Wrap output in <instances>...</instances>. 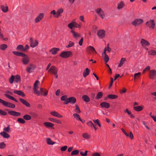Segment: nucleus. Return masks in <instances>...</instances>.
<instances>
[{"instance_id":"f257e3e1","label":"nucleus","mask_w":156,"mask_h":156,"mask_svg":"<svg viewBox=\"0 0 156 156\" xmlns=\"http://www.w3.org/2000/svg\"><path fill=\"white\" fill-rule=\"evenodd\" d=\"M40 82L39 81L37 80L35 82L33 87V90L34 93L36 94L37 96H40L41 93L44 91L43 90V88H41L40 89V91L38 90L39 88L38 85L40 84Z\"/></svg>"},{"instance_id":"f03ea898","label":"nucleus","mask_w":156,"mask_h":156,"mask_svg":"<svg viewBox=\"0 0 156 156\" xmlns=\"http://www.w3.org/2000/svg\"><path fill=\"white\" fill-rule=\"evenodd\" d=\"M0 103L2 104L4 106L8 108H14L15 107V105L10 102H8L0 98Z\"/></svg>"},{"instance_id":"7ed1b4c3","label":"nucleus","mask_w":156,"mask_h":156,"mask_svg":"<svg viewBox=\"0 0 156 156\" xmlns=\"http://www.w3.org/2000/svg\"><path fill=\"white\" fill-rule=\"evenodd\" d=\"M72 53L70 51H64L62 52L60 55V56L64 58H67L72 55Z\"/></svg>"},{"instance_id":"20e7f679","label":"nucleus","mask_w":156,"mask_h":156,"mask_svg":"<svg viewBox=\"0 0 156 156\" xmlns=\"http://www.w3.org/2000/svg\"><path fill=\"white\" fill-rule=\"evenodd\" d=\"M36 66L35 65L30 63L26 68V71L27 73H31L35 69Z\"/></svg>"},{"instance_id":"39448f33","label":"nucleus","mask_w":156,"mask_h":156,"mask_svg":"<svg viewBox=\"0 0 156 156\" xmlns=\"http://www.w3.org/2000/svg\"><path fill=\"white\" fill-rule=\"evenodd\" d=\"M58 70V69L56 67L54 66H52L48 69V72L55 75L57 74Z\"/></svg>"},{"instance_id":"423d86ee","label":"nucleus","mask_w":156,"mask_h":156,"mask_svg":"<svg viewBox=\"0 0 156 156\" xmlns=\"http://www.w3.org/2000/svg\"><path fill=\"white\" fill-rule=\"evenodd\" d=\"M143 22V20L140 19L135 20L132 23V24L135 26H138L141 24Z\"/></svg>"},{"instance_id":"0eeeda50","label":"nucleus","mask_w":156,"mask_h":156,"mask_svg":"<svg viewBox=\"0 0 156 156\" xmlns=\"http://www.w3.org/2000/svg\"><path fill=\"white\" fill-rule=\"evenodd\" d=\"M22 57L23 58L22 59V62L23 64L24 65H27L30 61L29 57L25 54V56Z\"/></svg>"},{"instance_id":"6e6552de","label":"nucleus","mask_w":156,"mask_h":156,"mask_svg":"<svg viewBox=\"0 0 156 156\" xmlns=\"http://www.w3.org/2000/svg\"><path fill=\"white\" fill-rule=\"evenodd\" d=\"M30 47L32 48H34L38 44V41L36 40H34L32 38H30Z\"/></svg>"},{"instance_id":"1a4fd4ad","label":"nucleus","mask_w":156,"mask_h":156,"mask_svg":"<svg viewBox=\"0 0 156 156\" xmlns=\"http://www.w3.org/2000/svg\"><path fill=\"white\" fill-rule=\"evenodd\" d=\"M44 14L43 13H40L39 14L38 16L35 18L34 22L35 23H38L40 22L41 20L43 18Z\"/></svg>"},{"instance_id":"9d476101","label":"nucleus","mask_w":156,"mask_h":156,"mask_svg":"<svg viewBox=\"0 0 156 156\" xmlns=\"http://www.w3.org/2000/svg\"><path fill=\"white\" fill-rule=\"evenodd\" d=\"M76 99L75 97H71L67 99L66 104H68L69 103H70L72 104H73L76 103Z\"/></svg>"},{"instance_id":"9b49d317","label":"nucleus","mask_w":156,"mask_h":156,"mask_svg":"<svg viewBox=\"0 0 156 156\" xmlns=\"http://www.w3.org/2000/svg\"><path fill=\"white\" fill-rule=\"evenodd\" d=\"M50 113L51 115L54 117L58 118H62L63 117V116L62 115L55 111H51L50 112Z\"/></svg>"},{"instance_id":"f8f14e48","label":"nucleus","mask_w":156,"mask_h":156,"mask_svg":"<svg viewBox=\"0 0 156 156\" xmlns=\"http://www.w3.org/2000/svg\"><path fill=\"white\" fill-rule=\"evenodd\" d=\"M96 11L102 19H104V13L101 9L100 8L96 10Z\"/></svg>"},{"instance_id":"ddd939ff","label":"nucleus","mask_w":156,"mask_h":156,"mask_svg":"<svg viewBox=\"0 0 156 156\" xmlns=\"http://www.w3.org/2000/svg\"><path fill=\"white\" fill-rule=\"evenodd\" d=\"M71 32L72 33L73 37L76 39H77L80 37V34L78 32L72 30L71 31Z\"/></svg>"},{"instance_id":"4468645a","label":"nucleus","mask_w":156,"mask_h":156,"mask_svg":"<svg viewBox=\"0 0 156 156\" xmlns=\"http://www.w3.org/2000/svg\"><path fill=\"white\" fill-rule=\"evenodd\" d=\"M105 32L104 30H100L98 32V35L100 38H102L105 36Z\"/></svg>"},{"instance_id":"2eb2a0df","label":"nucleus","mask_w":156,"mask_h":156,"mask_svg":"<svg viewBox=\"0 0 156 156\" xmlns=\"http://www.w3.org/2000/svg\"><path fill=\"white\" fill-rule=\"evenodd\" d=\"M8 113L11 115L16 116H20L21 113L19 112H17L15 111H10L8 112Z\"/></svg>"},{"instance_id":"dca6fc26","label":"nucleus","mask_w":156,"mask_h":156,"mask_svg":"<svg viewBox=\"0 0 156 156\" xmlns=\"http://www.w3.org/2000/svg\"><path fill=\"white\" fill-rule=\"evenodd\" d=\"M59 49L56 48H52L49 50V52H51L53 55H56L57 52L59 51Z\"/></svg>"},{"instance_id":"f3484780","label":"nucleus","mask_w":156,"mask_h":156,"mask_svg":"<svg viewBox=\"0 0 156 156\" xmlns=\"http://www.w3.org/2000/svg\"><path fill=\"white\" fill-rule=\"evenodd\" d=\"M156 75V71L155 70H151L150 71V78L152 79L154 78V77Z\"/></svg>"},{"instance_id":"a211bd4d","label":"nucleus","mask_w":156,"mask_h":156,"mask_svg":"<svg viewBox=\"0 0 156 156\" xmlns=\"http://www.w3.org/2000/svg\"><path fill=\"white\" fill-rule=\"evenodd\" d=\"M48 119L50 121H51L54 122H55L58 124H61L62 123L61 121L60 120L58 119H57L54 118H48Z\"/></svg>"},{"instance_id":"6ab92c4d","label":"nucleus","mask_w":156,"mask_h":156,"mask_svg":"<svg viewBox=\"0 0 156 156\" xmlns=\"http://www.w3.org/2000/svg\"><path fill=\"white\" fill-rule=\"evenodd\" d=\"M63 11V9L62 8H59L58 9L56 12V14L55 16V17L56 18H58L61 16V14L62 13Z\"/></svg>"},{"instance_id":"aec40b11","label":"nucleus","mask_w":156,"mask_h":156,"mask_svg":"<svg viewBox=\"0 0 156 156\" xmlns=\"http://www.w3.org/2000/svg\"><path fill=\"white\" fill-rule=\"evenodd\" d=\"M14 93L19 95L23 97H25V94L21 90H15L13 92Z\"/></svg>"},{"instance_id":"412c9836","label":"nucleus","mask_w":156,"mask_h":156,"mask_svg":"<svg viewBox=\"0 0 156 156\" xmlns=\"http://www.w3.org/2000/svg\"><path fill=\"white\" fill-rule=\"evenodd\" d=\"M19 100L22 103L25 105L27 107H30V104L22 98H20Z\"/></svg>"},{"instance_id":"4be33fe9","label":"nucleus","mask_w":156,"mask_h":156,"mask_svg":"<svg viewBox=\"0 0 156 156\" xmlns=\"http://www.w3.org/2000/svg\"><path fill=\"white\" fill-rule=\"evenodd\" d=\"M96 53V51L93 47L91 46H88V53L94 54Z\"/></svg>"},{"instance_id":"5701e85b","label":"nucleus","mask_w":156,"mask_h":156,"mask_svg":"<svg viewBox=\"0 0 156 156\" xmlns=\"http://www.w3.org/2000/svg\"><path fill=\"white\" fill-rule=\"evenodd\" d=\"M7 133L5 132H2L0 133V134L4 138H8L10 137V136Z\"/></svg>"},{"instance_id":"b1692460","label":"nucleus","mask_w":156,"mask_h":156,"mask_svg":"<svg viewBox=\"0 0 156 156\" xmlns=\"http://www.w3.org/2000/svg\"><path fill=\"white\" fill-rule=\"evenodd\" d=\"M141 43L143 46H145L150 45L149 42L143 39H142L141 40Z\"/></svg>"},{"instance_id":"393cba45","label":"nucleus","mask_w":156,"mask_h":156,"mask_svg":"<svg viewBox=\"0 0 156 156\" xmlns=\"http://www.w3.org/2000/svg\"><path fill=\"white\" fill-rule=\"evenodd\" d=\"M101 106L102 107H105L106 108H108L110 107L109 104L106 102H103L101 103Z\"/></svg>"},{"instance_id":"a878e982","label":"nucleus","mask_w":156,"mask_h":156,"mask_svg":"<svg viewBox=\"0 0 156 156\" xmlns=\"http://www.w3.org/2000/svg\"><path fill=\"white\" fill-rule=\"evenodd\" d=\"M44 125H45L48 128V127H51L52 128L54 126V124L51 123V122H44Z\"/></svg>"},{"instance_id":"bb28decb","label":"nucleus","mask_w":156,"mask_h":156,"mask_svg":"<svg viewBox=\"0 0 156 156\" xmlns=\"http://www.w3.org/2000/svg\"><path fill=\"white\" fill-rule=\"evenodd\" d=\"M1 8L2 10L4 12H7L8 10V8L7 5H1Z\"/></svg>"},{"instance_id":"cd10ccee","label":"nucleus","mask_w":156,"mask_h":156,"mask_svg":"<svg viewBox=\"0 0 156 156\" xmlns=\"http://www.w3.org/2000/svg\"><path fill=\"white\" fill-rule=\"evenodd\" d=\"M13 54L15 55L19 56H23L25 55V54L22 52H20L16 51H13L12 52Z\"/></svg>"},{"instance_id":"c85d7f7f","label":"nucleus","mask_w":156,"mask_h":156,"mask_svg":"<svg viewBox=\"0 0 156 156\" xmlns=\"http://www.w3.org/2000/svg\"><path fill=\"white\" fill-rule=\"evenodd\" d=\"M3 131L5 132L9 133L11 131L10 126L8 125L7 127H5L3 129Z\"/></svg>"},{"instance_id":"c756f323","label":"nucleus","mask_w":156,"mask_h":156,"mask_svg":"<svg viewBox=\"0 0 156 156\" xmlns=\"http://www.w3.org/2000/svg\"><path fill=\"white\" fill-rule=\"evenodd\" d=\"M7 45L5 44H2L0 45V50L2 51H4L7 48Z\"/></svg>"},{"instance_id":"7c9ffc66","label":"nucleus","mask_w":156,"mask_h":156,"mask_svg":"<svg viewBox=\"0 0 156 156\" xmlns=\"http://www.w3.org/2000/svg\"><path fill=\"white\" fill-rule=\"evenodd\" d=\"M67 98V96L66 95H63V96H62L61 98V100L62 101H64V104H65V105L67 104H66V101L67 100L68 98Z\"/></svg>"},{"instance_id":"2f4dec72","label":"nucleus","mask_w":156,"mask_h":156,"mask_svg":"<svg viewBox=\"0 0 156 156\" xmlns=\"http://www.w3.org/2000/svg\"><path fill=\"white\" fill-rule=\"evenodd\" d=\"M47 143L49 145H53L55 142L52 140L50 138H48L46 139Z\"/></svg>"},{"instance_id":"473e14b6","label":"nucleus","mask_w":156,"mask_h":156,"mask_svg":"<svg viewBox=\"0 0 156 156\" xmlns=\"http://www.w3.org/2000/svg\"><path fill=\"white\" fill-rule=\"evenodd\" d=\"M126 59L125 58H122L120 61V63L118 65V67H121L123 65L125 62L126 61Z\"/></svg>"},{"instance_id":"72a5a7b5","label":"nucleus","mask_w":156,"mask_h":156,"mask_svg":"<svg viewBox=\"0 0 156 156\" xmlns=\"http://www.w3.org/2000/svg\"><path fill=\"white\" fill-rule=\"evenodd\" d=\"M20 81V76L18 75H16L15 76L14 81L16 83H18Z\"/></svg>"},{"instance_id":"f704fd0d","label":"nucleus","mask_w":156,"mask_h":156,"mask_svg":"<svg viewBox=\"0 0 156 156\" xmlns=\"http://www.w3.org/2000/svg\"><path fill=\"white\" fill-rule=\"evenodd\" d=\"M124 4L122 2H119L118 4L117 8L118 9H122L124 6Z\"/></svg>"},{"instance_id":"c9c22d12","label":"nucleus","mask_w":156,"mask_h":156,"mask_svg":"<svg viewBox=\"0 0 156 156\" xmlns=\"http://www.w3.org/2000/svg\"><path fill=\"white\" fill-rule=\"evenodd\" d=\"M74 117L77 120H80V115L77 113H75L73 114Z\"/></svg>"},{"instance_id":"e433bc0d","label":"nucleus","mask_w":156,"mask_h":156,"mask_svg":"<svg viewBox=\"0 0 156 156\" xmlns=\"http://www.w3.org/2000/svg\"><path fill=\"white\" fill-rule=\"evenodd\" d=\"M134 109L137 112L141 111L143 109V108L141 106H137L133 107Z\"/></svg>"},{"instance_id":"4c0bfd02","label":"nucleus","mask_w":156,"mask_h":156,"mask_svg":"<svg viewBox=\"0 0 156 156\" xmlns=\"http://www.w3.org/2000/svg\"><path fill=\"white\" fill-rule=\"evenodd\" d=\"M75 106L76 107V109L74 110L75 112L76 113H80L81 112V111L78 105H76Z\"/></svg>"},{"instance_id":"58836bf2","label":"nucleus","mask_w":156,"mask_h":156,"mask_svg":"<svg viewBox=\"0 0 156 156\" xmlns=\"http://www.w3.org/2000/svg\"><path fill=\"white\" fill-rule=\"evenodd\" d=\"M23 118L26 120H29L31 119V117L29 115H26L23 116Z\"/></svg>"},{"instance_id":"ea45409f","label":"nucleus","mask_w":156,"mask_h":156,"mask_svg":"<svg viewBox=\"0 0 156 156\" xmlns=\"http://www.w3.org/2000/svg\"><path fill=\"white\" fill-rule=\"evenodd\" d=\"M17 121L18 123H20L23 124L25 123V120L22 118H18L17 120Z\"/></svg>"},{"instance_id":"a19ab883","label":"nucleus","mask_w":156,"mask_h":156,"mask_svg":"<svg viewBox=\"0 0 156 156\" xmlns=\"http://www.w3.org/2000/svg\"><path fill=\"white\" fill-rule=\"evenodd\" d=\"M103 96V93L101 92H99L98 93L96 98V99H99L101 98Z\"/></svg>"},{"instance_id":"79ce46f5","label":"nucleus","mask_w":156,"mask_h":156,"mask_svg":"<svg viewBox=\"0 0 156 156\" xmlns=\"http://www.w3.org/2000/svg\"><path fill=\"white\" fill-rule=\"evenodd\" d=\"M24 47L23 45H18L16 48V49L18 51H23Z\"/></svg>"},{"instance_id":"37998d69","label":"nucleus","mask_w":156,"mask_h":156,"mask_svg":"<svg viewBox=\"0 0 156 156\" xmlns=\"http://www.w3.org/2000/svg\"><path fill=\"white\" fill-rule=\"evenodd\" d=\"M108 97L110 99H114L117 98L118 96L114 94H109L108 96Z\"/></svg>"},{"instance_id":"c03bdc74","label":"nucleus","mask_w":156,"mask_h":156,"mask_svg":"<svg viewBox=\"0 0 156 156\" xmlns=\"http://www.w3.org/2000/svg\"><path fill=\"white\" fill-rule=\"evenodd\" d=\"M43 90L44 91H43L42 93H41V94H42L44 96H45L48 94V91L45 89L43 88Z\"/></svg>"},{"instance_id":"a18cd8bd","label":"nucleus","mask_w":156,"mask_h":156,"mask_svg":"<svg viewBox=\"0 0 156 156\" xmlns=\"http://www.w3.org/2000/svg\"><path fill=\"white\" fill-rule=\"evenodd\" d=\"M15 76L13 75H12L9 79V83L12 84L13 83L14 81Z\"/></svg>"},{"instance_id":"49530a36","label":"nucleus","mask_w":156,"mask_h":156,"mask_svg":"<svg viewBox=\"0 0 156 156\" xmlns=\"http://www.w3.org/2000/svg\"><path fill=\"white\" fill-rule=\"evenodd\" d=\"M150 23L151 24V27H149L150 28L151 27L153 29L155 25V24L154 23V20H151L150 21Z\"/></svg>"},{"instance_id":"de8ad7c7","label":"nucleus","mask_w":156,"mask_h":156,"mask_svg":"<svg viewBox=\"0 0 156 156\" xmlns=\"http://www.w3.org/2000/svg\"><path fill=\"white\" fill-rule=\"evenodd\" d=\"M4 95L5 96H6L7 98H9L10 99H11L13 101L14 100V99L15 98L9 95V94H5Z\"/></svg>"},{"instance_id":"09e8293b","label":"nucleus","mask_w":156,"mask_h":156,"mask_svg":"<svg viewBox=\"0 0 156 156\" xmlns=\"http://www.w3.org/2000/svg\"><path fill=\"white\" fill-rule=\"evenodd\" d=\"M6 146L4 142L0 143V148L3 149L5 148Z\"/></svg>"},{"instance_id":"8fccbe9b","label":"nucleus","mask_w":156,"mask_h":156,"mask_svg":"<svg viewBox=\"0 0 156 156\" xmlns=\"http://www.w3.org/2000/svg\"><path fill=\"white\" fill-rule=\"evenodd\" d=\"M148 54L151 55H154L156 54V52L154 50H151L148 51Z\"/></svg>"},{"instance_id":"3c124183","label":"nucleus","mask_w":156,"mask_h":156,"mask_svg":"<svg viewBox=\"0 0 156 156\" xmlns=\"http://www.w3.org/2000/svg\"><path fill=\"white\" fill-rule=\"evenodd\" d=\"M104 60L105 63H107L109 60V58L107 54H105L104 57Z\"/></svg>"},{"instance_id":"603ef678","label":"nucleus","mask_w":156,"mask_h":156,"mask_svg":"<svg viewBox=\"0 0 156 156\" xmlns=\"http://www.w3.org/2000/svg\"><path fill=\"white\" fill-rule=\"evenodd\" d=\"M73 23H74V27H75L76 28H80V27H81V26H80V24H78L77 23L75 22H73Z\"/></svg>"},{"instance_id":"864d4df0","label":"nucleus","mask_w":156,"mask_h":156,"mask_svg":"<svg viewBox=\"0 0 156 156\" xmlns=\"http://www.w3.org/2000/svg\"><path fill=\"white\" fill-rule=\"evenodd\" d=\"M79 153V151L78 150H74L72 152L71 154L72 155H76L78 154Z\"/></svg>"},{"instance_id":"5fc2aeb1","label":"nucleus","mask_w":156,"mask_h":156,"mask_svg":"<svg viewBox=\"0 0 156 156\" xmlns=\"http://www.w3.org/2000/svg\"><path fill=\"white\" fill-rule=\"evenodd\" d=\"M141 75L140 73H135L134 75V79L135 80L136 79L139 77Z\"/></svg>"},{"instance_id":"6e6d98bb","label":"nucleus","mask_w":156,"mask_h":156,"mask_svg":"<svg viewBox=\"0 0 156 156\" xmlns=\"http://www.w3.org/2000/svg\"><path fill=\"white\" fill-rule=\"evenodd\" d=\"M74 45V43L71 41L69 42V44L66 46L67 48L73 47Z\"/></svg>"},{"instance_id":"4d7b16f0","label":"nucleus","mask_w":156,"mask_h":156,"mask_svg":"<svg viewBox=\"0 0 156 156\" xmlns=\"http://www.w3.org/2000/svg\"><path fill=\"white\" fill-rule=\"evenodd\" d=\"M7 114V113L6 112L0 109V115H5Z\"/></svg>"},{"instance_id":"13d9d810","label":"nucleus","mask_w":156,"mask_h":156,"mask_svg":"<svg viewBox=\"0 0 156 156\" xmlns=\"http://www.w3.org/2000/svg\"><path fill=\"white\" fill-rule=\"evenodd\" d=\"M83 99L86 102H88V96L86 95H84L82 96Z\"/></svg>"},{"instance_id":"bf43d9fd","label":"nucleus","mask_w":156,"mask_h":156,"mask_svg":"<svg viewBox=\"0 0 156 156\" xmlns=\"http://www.w3.org/2000/svg\"><path fill=\"white\" fill-rule=\"evenodd\" d=\"M74 25L73 22L69 24L68 27L70 29H72L74 27Z\"/></svg>"},{"instance_id":"052dcab7","label":"nucleus","mask_w":156,"mask_h":156,"mask_svg":"<svg viewBox=\"0 0 156 156\" xmlns=\"http://www.w3.org/2000/svg\"><path fill=\"white\" fill-rule=\"evenodd\" d=\"M94 122L98 125L100 127H101V126L99 123V121L98 119H97L94 121Z\"/></svg>"},{"instance_id":"680f3d73","label":"nucleus","mask_w":156,"mask_h":156,"mask_svg":"<svg viewBox=\"0 0 156 156\" xmlns=\"http://www.w3.org/2000/svg\"><path fill=\"white\" fill-rule=\"evenodd\" d=\"M88 75V68H87L86 69L85 72L83 73V76L84 77H86V76Z\"/></svg>"},{"instance_id":"e2e57ef3","label":"nucleus","mask_w":156,"mask_h":156,"mask_svg":"<svg viewBox=\"0 0 156 156\" xmlns=\"http://www.w3.org/2000/svg\"><path fill=\"white\" fill-rule=\"evenodd\" d=\"M88 126H90L92 128H93V127L95 126L90 121H88Z\"/></svg>"},{"instance_id":"0e129e2a","label":"nucleus","mask_w":156,"mask_h":156,"mask_svg":"<svg viewBox=\"0 0 156 156\" xmlns=\"http://www.w3.org/2000/svg\"><path fill=\"white\" fill-rule=\"evenodd\" d=\"M67 146H65L63 147H62L61 148L60 150L62 151H65L67 149Z\"/></svg>"},{"instance_id":"69168bd1","label":"nucleus","mask_w":156,"mask_h":156,"mask_svg":"<svg viewBox=\"0 0 156 156\" xmlns=\"http://www.w3.org/2000/svg\"><path fill=\"white\" fill-rule=\"evenodd\" d=\"M87 151H86L85 152L81 151L80 152V154L82 156H86L87 155Z\"/></svg>"},{"instance_id":"338daca9","label":"nucleus","mask_w":156,"mask_h":156,"mask_svg":"<svg viewBox=\"0 0 156 156\" xmlns=\"http://www.w3.org/2000/svg\"><path fill=\"white\" fill-rule=\"evenodd\" d=\"M50 14L53 15V16H55V14L56 15V12L55 10H53L51 12Z\"/></svg>"},{"instance_id":"774afa93","label":"nucleus","mask_w":156,"mask_h":156,"mask_svg":"<svg viewBox=\"0 0 156 156\" xmlns=\"http://www.w3.org/2000/svg\"><path fill=\"white\" fill-rule=\"evenodd\" d=\"M83 137L86 139L88 138V135L87 133H84L83 134Z\"/></svg>"}]
</instances>
